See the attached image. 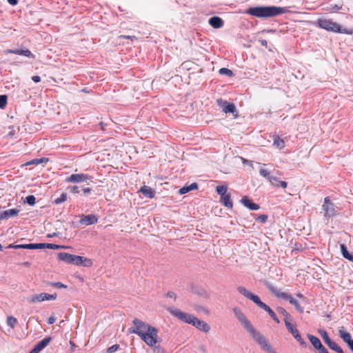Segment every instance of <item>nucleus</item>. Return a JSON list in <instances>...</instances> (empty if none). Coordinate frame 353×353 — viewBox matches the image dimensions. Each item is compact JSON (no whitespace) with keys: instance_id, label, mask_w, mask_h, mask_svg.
<instances>
[{"instance_id":"obj_35","label":"nucleus","mask_w":353,"mask_h":353,"mask_svg":"<svg viewBox=\"0 0 353 353\" xmlns=\"http://www.w3.org/2000/svg\"><path fill=\"white\" fill-rule=\"evenodd\" d=\"M219 73L221 75H225L227 77H232L233 76V72L228 69V68H221L219 69Z\"/></svg>"},{"instance_id":"obj_9","label":"nucleus","mask_w":353,"mask_h":353,"mask_svg":"<svg viewBox=\"0 0 353 353\" xmlns=\"http://www.w3.org/2000/svg\"><path fill=\"white\" fill-rule=\"evenodd\" d=\"M322 210L324 212V216L326 218H331L336 214V210L334 204L331 201L329 196L324 199V202L322 205Z\"/></svg>"},{"instance_id":"obj_7","label":"nucleus","mask_w":353,"mask_h":353,"mask_svg":"<svg viewBox=\"0 0 353 353\" xmlns=\"http://www.w3.org/2000/svg\"><path fill=\"white\" fill-rule=\"evenodd\" d=\"M237 291L248 299L252 301L258 307L264 310L265 312H268L270 310L271 308L270 306L261 301L259 296L248 291L245 287L239 286Z\"/></svg>"},{"instance_id":"obj_10","label":"nucleus","mask_w":353,"mask_h":353,"mask_svg":"<svg viewBox=\"0 0 353 353\" xmlns=\"http://www.w3.org/2000/svg\"><path fill=\"white\" fill-rule=\"evenodd\" d=\"M288 331L294 337V339L299 343L300 345L302 347H306L307 343L301 337V334L299 330L296 329V325L290 323H286L285 325Z\"/></svg>"},{"instance_id":"obj_38","label":"nucleus","mask_w":353,"mask_h":353,"mask_svg":"<svg viewBox=\"0 0 353 353\" xmlns=\"http://www.w3.org/2000/svg\"><path fill=\"white\" fill-rule=\"evenodd\" d=\"M8 103V96L6 94L0 95V108L4 109Z\"/></svg>"},{"instance_id":"obj_17","label":"nucleus","mask_w":353,"mask_h":353,"mask_svg":"<svg viewBox=\"0 0 353 353\" xmlns=\"http://www.w3.org/2000/svg\"><path fill=\"white\" fill-rule=\"evenodd\" d=\"M240 202L250 210H258L260 208V206L254 203L249 197L245 196H243Z\"/></svg>"},{"instance_id":"obj_12","label":"nucleus","mask_w":353,"mask_h":353,"mask_svg":"<svg viewBox=\"0 0 353 353\" xmlns=\"http://www.w3.org/2000/svg\"><path fill=\"white\" fill-rule=\"evenodd\" d=\"M91 178V176L87 174H72L65 179V182L74 183H81L86 181L87 180L90 179Z\"/></svg>"},{"instance_id":"obj_57","label":"nucleus","mask_w":353,"mask_h":353,"mask_svg":"<svg viewBox=\"0 0 353 353\" xmlns=\"http://www.w3.org/2000/svg\"><path fill=\"white\" fill-rule=\"evenodd\" d=\"M6 248H8V249H10V248H14V249H15V244H14V243L9 244V245L6 247Z\"/></svg>"},{"instance_id":"obj_14","label":"nucleus","mask_w":353,"mask_h":353,"mask_svg":"<svg viewBox=\"0 0 353 353\" xmlns=\"http://www.w3.org/2000/svg\"><path fill=\"white\" fill-rule=\"evenodd\" d=\"M6 54H14L24 56L31 59H35V55L31 52V51L27 48L25 49H8L5 51Z\"/></svg>"},{"instance_id":"obj_61","label":"nucleus","mask_w":353,"mask_h":353,"mask_svg":"<svg viewBox=\"0 0 353 353\" xmlns=\"http://www.w3.org/2000/svg\"><path fill=\"white\" fill-rule=\"evenodd\" d=\"M26 165H33V163H32V160L30 161H28L27 163H25Z\"/></svg>"},{"instance_id":"obj_42","label":"nucleus","mask_w":353,"mask_h":353,"mask_svg":"<svg viewBox=\"0 0 353 353\" xmlns=\"http://www.w3.org/2000/svg\"><path fill=\"white\" fill-rule=\"evenodd\" d=\"M50 285L52 287L57 288H67L68 286L61 282H51L50 283Z\"/></svg>"},{"instance_id":"obj_51","label":"nucleus","mask_w":353,"mask_h":353,"mask_svg":"<svg viewBox=\"0 0 353 353\" xmlns=\"http://www.w3.org/2000/svg\"><path fill=\"white\" fill-rule=\"evenodd\" d=\"M56 319H56V317H55L54 316H53V315H52V316H50L48 318V323L49 324H53V323H55Z\"/></svg>"},{"instance_id":"obj_53","label":"nucleus","mask_w":353,"mask_h":353,"mask_svg":"<svg viewBox=\"0 0 353 353\" xmlns=\"http://www.w3.org/2000/svg\"><path fill=\"white\" fill-rule=\"evenodd\" d=\"M32 80L34 82V83H39L41 81V77L38 75H35V76H32Z\"/></svg>"},{"instance_id":"obj_59","label":"nucleus","mask_w":353,"mask_h":353,"mask_svg":"<svg viewBox=\"0 0 353 353\" xmlns=\"http://www.w3.org/2000/svg\"><path fill=\"white\" fill-rule=\"evenodd\" d=\"M57 236V234L56 232H54V233H52V234H48V236H48V237H49V238H50V237H53V236Z\"/></svg>"},{"instance_id":"obj_45","label":"nucleus","mask_w":353,"mask_h":353,"mask_svg":"<svg viewBox=\"0 0 353 353\" xmlns=\"http://www.w3.org/2000/svg\"><path fill=\"white\" fill-rule=\"evenodd\" d=\"M268 215L266 214H261L259 216L255 218V220L259 221V222L264 223L268 220Z\"/></svg>"},{"instance_id":"obj_37","label":"nucleus","mask_w":353,"mask_h":353,"mask_svg":"<svg viewBox=\"0 0 353 353\" xmlns=\"http://www.w3.org/2000/svg\"><path fill=\"white\" fill-rule=\"evenodd\" d=\"M24 202L31 206H33L36 203V198L34 195H28L26 197Z\"/></svg>"},{"instance_id":"obj_56","label":"nucleus","mask_w":353,"mask_h":353,"mask_svg":"<svg viewBox=\"0 0 353 353\" xmlns=\"http://www.w3.org/2000/svg\"><path fill=\"white\" fill-rule=\"evenodd\" d=\"M7 1L12 6H15L18 3V0H7Z\"/></svg>"},{"instance_id":"obj_28","label":"nucleus","mask_w":353,"mask_h":353,"mask_svg":"<svg viewBox=\"0 0 353 353\" xmlns=\"http://www.w3.org/2000/svg\"><path fill=\"white\" fill-rule=\"evenodd\" d=\"M259 173L262 176L266 178L271 183H272L273 181L277 180V177L270 176V172L266 169L261 168L259 170Z\"/></svg>"},{"instance_id":"obj_2","label":"nucleus","mask_w":353,"mask_h":353,"mask_svg":"<svg viewBox=\"0 0 353 353\" xmlns=\"http://www.w3.org/2000/svg\"><path fill=\"white\" fill-rule=\"evenodd\" d=\"M132 323L134 325L128 329L129 333L137 334L150 347L157 344L158 330L156 327L138 319H134Z\"/></svg>"},{"instance_id":"obj_63","label":"nucleus","mask_w":353,"mask_h":353,"mask_svg":"<svg viewBox=\"0 0 353 353\" xmlns=\"http://www.w3.org/2000/svg\"><path fill=\"white\" fill-rule=\"evenodd\" d=\"M349 348H350V349L351 350V351L353 352V345L350 346Z\"/></svg>"},{"instance_id":"obj_47","label":"nucleus","mask_w":353,"mask_h":353,"mask_svg":"<svg viewBox=\"0 0 353 353\" xmlns=\"http://www.w3.org/2000/svg\"><path fill=\"white\" fill-rule=\"evenodd\" d=\"M152 347L156 353H165L164 349L161 347L160 345H156L155 344L154 346H153Z\"/></svg>"},{"instance_id":"obj_30","label":"nucleus","mask_w":353,"mask_h":353,"mask_svg":"<svg viewBox=\"0 0 353 353\" xmlns=\"http://www.w3.org/2000/svg\"><path fill=\"white\" fill-rule=\"evenodd\" d=\"M44 245H45L44 243H28V244H26V249H28V250L43 249Z\"/></svg>"},{"instance_id":"obj_26","label":"nucleus","mask_w":353,"mask_h":353,"mask_svg":"<svg viewBox=\"0 0 353 353\" xmlns=\"http://www.w3.org/2000/svg\"><path fill=\"white\" fill-rule=\"evenodd\" d=\"M198 189V184L196 183H192L190 185H185L183 187H182L179 190V192L180 194H185L192 190H197Z\"/></svg>"},{"instance_id":"obj_64","label":"nucleus","mask_w":353,"mask_h":353,"mask_svg":"<svg viewBox=\"0 0 353 353\" xmlns=\"http://www.w3.org/2000/svg\"><path fill=\"white\" fill-rule=\"evenodd\" d=\"M201 350L203 352V353H206V351H205V350L204 348H202Z\"/></svg>"},{"instance_id":"obj_4","label":"nucleus","mask_w":353,"mask_h":353,"mask_svg":"<svg viewBox=\"0 0 353 353\" xmlns=\"http://www.w3.org/2000/svg\"><path fill=\"white\" fill-rule=\"evenodd\" d=\"M316 24L318 27L329 32L346 34H352L353 33L352 29L343 28L339 23L334 22L330 19L319 18L317 19Z\"/></svg>"},{"instance_id":"obj_52","label":"nucleus","mask_w":353,"mask_h":353,"mask_svg":"<svg viewBox=\"0 0 353 353\" xmlns=\"http://www.w3.org/2000/svg\"><path fill=\"white\" fill-rule=\"evenodd\" d=\"M92 190L90 188H85L82 190L83 195H88L91 192Z\"/></svg>"},{"instance_id":"obj_31","label":"nucleus","mask_w":353,"mask_h":353,"mask_svg":"<svg viewBox=\"0 0 353 353\" xmlns=\"http://www.w3.org/2000/svg\"><path fill=\"white\" fill-rule=\"evenodd\" d=\"M273 145H276L278 148L282 149L285 147V142L279 137L276 136L274 138Z\"/></svg>"},{"instance_id":"obj_3","label":"nucleus","mask_w":353,"mask_h":353,"mask_svg":"<svg viewBox=\"0 0 353 353\" xmlns=\"http://www.w3.org/2000/svg\"><path fill=\"white\" fill-rule=\"evenodd\" d=\"M288 12V9L285 7L268 6L250 7L245 13L258 18H270L281 15Z\"/></svg>"},{"instance_id":"obj_16","label":"nucleus","mask_w":353,"mask_h":353,"mask_svg":"<svg viewBox=\"0 0 353 353\" xmlns=\"http://www.w3.org/2000/svg\"><path fill=\"white\" fill-rule=\"evenodd\" d=\"M80 217L79 223L81 225H91L98 222V217L94 214H81Z\"/></svg>"},{"instance_id":"obj_55","label":"nucleus","mask_w":353,"mask_h":353,"mask_svg":"<svg viewBox=\"0 0 353 353\" xmlns=\"http://www.w3.org/2000/svg\"><path fill=\"white\" fill-rule=\"evenodd\" d=\"M15 249H26V244H15Z\"/></svg>"},{"instance_id":"obj_39","label":"nucleus","mask_w":353,"mask_h":353,"mask_svg":"<svg viewBox=\"0 0 353 353\" xmlns=\"http://www.w3.org/2000/svg\"><path fill=\"white\" fill-rule=\"evenodd\" d=\"M44 248H48L51 250H59L64 248V246L63 245H59L54 243H44Z\"/></svg>"},{"instance_id":"obj_58","label":"nucleus","mask_w":353,"mask_h":353,"mask_svg":"<svg viewBox=\"0 0 353 353\" xmlns=\"http://www.w3.org/2000/svg\"><path fill=\"white\" fill-rule=\"evenodd\" d=\"M81 92H83L85 93H89L90 92L89 90L87 88H84L83 89H81Z\"/></svg>"},{"instance_id":"obj_49","label":"nucleus","mask_w":353,"mask_h":353,"mask_svg":"<svg viewBox=\"0 0 353 353\" xmlns=\"http://www.w3.org/2000/svg\"><path fill=\"white\" fill-rule=\"evenodd\" d=\"M166 296H167V297H169V298H173L174 300L176 299V294L172 291H169L166 294Z\"/></svg>"},{"instance_id":"obj_40","label":"nucleus","mask_w":353,"mask_h":353,"mask_svg":"<svg viewBox=\"0 0 353 353\" xmlns=\"http://www.w3.org/2000/svg\"><path fill=\"white\" fill-rule=\"evenodd\" d=\"M67 199V194L65 193V192H63L61 194V195L54 199V203L56 204H60L63 202H64L65 201H66Z\"/></svg>"},{"instance_id":"obj_60","label":"nucleus","mask_w":353,"mask_h":353,"mask_svg":"<svg viewBox=\"0 0 353 353\" xmlns=\"http://www.w3.org/2000/svg\"><path fill=\"white\" fill-rule=\"evenodd\" d=\"M296 296L299 297V298H304V296L303 294H301V293H298L296 294Z\"/></svg>"},{"instance_id":"obj_25","label":"nucleus","mask_w":353,"mask_h":353,"mask_svg":"<svg viewBox=\"0 0 353 353\" xmlns=\"http://www.w3.org/2000/svg\"><path fill=\"white\" fill-rule=\"evenodd\" d=\"M140 192L145 197L149 199L154 198L155 195L154 191L150 187L146 185L142 186L140 189Z\"/></svg>"},{"instance_id":"obj_22","label":"nucleus","mask_w":353,"mask_h":353,"mask_svg":"<svg viewBox=\"0 0 353 353\" xmlns=\"http://www.w3.org/2000/svg\"><path fill=\"white\" fill-rule=\"evenodd\" d=\"M28 301L32 303L47 301V293L42 292L38 294H34L28 297Z\"/></svg>"},{"instance_id":"obj_46","label":"nucleus","mask_w":353,"mask_h":353,"mask_svg":"<svg viewBox=\"0 0 353 353\" xmlns=\"http://www.w3.org/2000/svg\"><path fill=\"white\" fill-rule=\"evenodd\" d=\"M68 189L69 190L70 192L73 194L79 193L80 192L79 188L77 185L68 187Z\"/></svg>"},{"instance_id":"obj_32","label":"nucleus","mask_w":353,"mask_h":353,"mask_svg":"<svg viewBox=\"0 0 353 353\" xmlns=\"http://www.w3.org/2000/svg\"><path fill=\"white\" fill-rule=\"evenodd\" d=\"M7 325L10 327L11 328H14L17 325V324L18 323V321L17 319L12 316H10L7 318Z\"/></svg>"},{"instance_id":"obj_27","label":"nucleus","mask_w":353,"mask_h":353,"mask_svg":"<svg viewBox=\"0 0 353 353\" xmlns=\"http://www.w3.org/2000/svg\"><path fill=\"white\" fill-rule=\"evenodd\" d=\"M220 201L225 207L231 209L233 207V203L231 199V196L230 194L221 196L220 199Z\"/></svg>"},{"instance_id":"obj_1","label":"nucleus","mask_w":353,"mask_h":353,"mask_svg":"<svg viewBox=\"0 0 353 353\" xmlns=\"http://www.w3.org/2000/svg\"><path fill=\"white\" fill-rule=\"evenodd\" d=\"M233 312L236 318L242 324L244 329L250 333L253 339L261 346V348L268 353H276L272 348L268 341L257 330H256L251 322L246 318L241 310L235 307L233 308Z\"/></svg>"},{"instance_id":"obj_11","label":"nucleus","mask_w":353,"mask_h":353,"mask_svg":"<svg viewBox=\"0 0 353 353\" xmlns=\"http://www.w3.org/2000/svg\"><path fill=\"white\" fill-rule=\"evenodd\" d=\"M217 105L222 108L225 113L234 114L236 111L235 105L233 103H228L227 101L221 98L216 99Z\"/></svg>"},{"instance_id":"obj_13","label":"nucleus","mask_w":353,"mask_h":353,"mask_svg":"<svg viewBox=\"0 0 353 353\" xmlns=\"http://www.w3.org/2000/svg\"><path fill=\"white\" fill-rule=\"evenodd\" d=\"M307 338L313 347L319 351V353H329L327 350L323 345L320 339L312 334H307Z\"/></svg>"},{"instance_id":"obj_21","label":"nucleus","mask_w":353,"mask_h":353,"mask_svg":"<svg viewBox=\"0 0 353 353\" xmlns=\"http://www.w3.org/2000/svg\"><path fill=\"white\" fill-rule=\"evenodd\" d=\"M19 210L16 208L9 209L3 212H0V219H8L12 216H17Z\"/></svg>"},{"instance_id":"obj_44","label":"nucleus","mask_w":353,"mask_h":353,"mask_svg":"<svg viewBox=\"0 0 353 353\" xmlns=\"http://www.w3.org/2000/svg\"><path fill=\"white\" fill-rule=\"evenodd\" d=\"M268 313L271 316V318L274 321V322H276V323H280L279 318L277 317L275 312L272 309H270V310Z\"/></svg>"},{"instance_id":"obj_6","label":"nucleus","mask_w":353,"mask_h":353,"mask_svg":"<svg viewBox=\"0 0 353 353\" xmlns=\"http://www.w3.org/2000/svg\"><path fill=\"white\" fill-rule=\"evenodd\" d=\"M265 285L277 298H281L285 301H288L290 304L293 305L295 307L296 310L299 312L303 313L304 312L303 307L300 305L299 303L295 299H294V297L291 294L286 292H281L280 290L274 287L268 281L265 282Z\"/></svg>"},{"instance_id":"obj_48","label":"nucleus","mask_w":353,"mask_h":353,"mask_svg":"<svg viewBox=\"0 0 353 353\" xmlns=\"http://www.w3.org/2000/svg\"><path fill=\"white\" fill-rule=\"evenodd\" d=\"M57 293H54V294H50L47 293V301H48V300H54V299H57Z\"/></svg>"},{"instance_id":"obj_41","label":"nucleus","mask_w":353,"mask_h":353,"mask_svg":"<svg viewBox=\"0 0 353 353\" xmlns=\"http://www.w3.org/2000/svg\"><path fill=\"white\" fill-rule=\"evenodd\" d=\"M49 161L48 158L46 157H42L40 159H34L32 160V163H33V165H39L43 163H47Z\"/></svg>"},{"instance_id":"obj_54","label":"nucleus","mask_w":353,"mask_h":353,"mask_svg":"<svg viewBox=\"0 0 353 353\" xmlns=\"http://www.w3.org/2000/svg\"><path fill=\"white\" fill-rule=\"evenodd\" d=\"M259 41L261 44V46H263L265 48H268V41L265 39H259Z\"/></svg>"},{"instance_id":"obj_43","label":"nucleus","mask_w":353,"mask_h":353,"mask_svg":"<svg viewBox=\"0 0 353 353\" xmlns=\"http://www.w3.org/2000/svg\"><path fill=\"white\" fill-rule=\"evenodd\" d=\"M119 345L114 344L107 349V353H114L119 349Z\"/></svg>"},{"instance_id":"obj_50","label":"nucleus","mask_w":353,"mask_h":353,"mask_svg":"<svg viewBox=\"0 0 353 353\" xmlns=\"http://www.w3.org/2000/svg\"><path fill=\"white\" fill-rule=\"evenodd\" d=\"M331 7L332 8H330V10L337 11V10H343L342 6H338L336 4H335L334 6L331 5Z\"/></svg>"},{"instance_id":"obj_29","label":"nucleus","mask_w":353,"mask_h":353,"mask_svg":"<svg viewBox=\"0 0 353 353\" xmlns=\"http://www.w3.org/2000/svg\"><path fill=\"white\" fill-rule=\"evenodd\" d=\"M331 350L337 353H344L343 349L332 339L326 344Z\"/></svg>"},{"instance_id":"obj_18","label":"nucleus","mask_w":353,"mask_h":353,"mask_svg":"<svg viewBox=\"0 0 353 353\" xmlns=\"http://www.w3.org/2000/svg\"><path fill=\"white\" fill-rule=\"evenodd\" d=\"M339 334L343 341L347 344L349 347L352 345L351 335L345 330L344 327H340L339 328Z\"/></svg>"},{"instance_id":"obj_5","label":"nucleus","mask_w":353,"mask_h":353,"mask_svg":"<svg viewBox=\"0 0 353 353\" xmlns=\"http://www.w3.org/2000/svg\"><path fill=\"white\" fill-rule=\"evenodd\" d=\"M58 259L67 264H73L76 265H83L85 267H90L92 264V260L90 259L66 252L59 253Z\"/></svg>"},{"instance_id":"obj_33","label":"nucleus","mask_w":353,"mask_h":353,"mask_svg":"<svg viewBox=\"0 0 353 353\" xmlns=\"http://www.w3.org/2000/svg\"><path fill=\"white\" fill-rule=\"evenodd\" d=\"M271 184L276 188L282 187L283 188H286L288 186V183L286 181H281L279 178H277V180L273 181Z\"/></svg>"},{"instance_id":"obj_24","label":"nucleus","mask_w":353,"mask_h":353,"mask_svg":"<svg viewBox=\"0 0 353 353\" xmlns=\"http://www.w3.org/2000/svg\"><path fill=\"white\" fill-rule=\"evenodd\" d=\"M342 256L347 260L353 263V252H350L345 244L340 245Z\"/></svg>"},{"instance_id":"obj_34","label":"nucleus","mask_w":353,"mask_h":353,"mask_svg":"<svg viewBox=\"0 0 353 353\" xmlns=\"http://www.w3.org/2000/svg\"><path fill=\"white\" fill-rule=\"evenodd\" d=\"M228 188L226 185H218L216 188V191L219 195L221 196H223L226 194H228L227 192Z\"/></svg>"},{"instance_id":"obj_36","label":"nucleus","mask_w":353,"mask_h":353,"mask_svg":"<svg viewBox=\"0 0 353 353\" xmlns=\"http://www.w3.org/2000/svg\"><path fill=\"white\" fill-rule=\"evenodd\" d=\"M319 333L320 334V335L321 336L323 341L325 342V344H327L328 343V341H330L331 340V339L330 338L327 331L324 330H319Z\"/></svg>"},{"instance_id":"obj_8","label":"nucleus","mask_w":353,"mask_h":353,"mask_svg":"<svg viewBox=\"0 0 353 353\" xmlns=\"http://www.w3.org/2000/svg\"><path fill=\"white\" fill-rule=\"evenodd\" d=\"M169 312L180 321L190 325H193L194 319H196L194 315L181 312L179 309H170Z\"/></svg>"},{"instance_id":"obj_15","label":"nucleus","mask_w":353,"mask_h":353,"mask_svg":"<svg viewBox=\"0 0 353 353\" xmlns=\"http://www.w3.org/2000/svg\"><path fill=\"white\" fill-rule=\"evenodd\" d=\"M52 340L50 336H46L43 340L39 341L29 353H39L43 350Z\"/></svg>"},{"instance_id":"obj_23","label":"nucleus","mask_w":353,"mask_h":353,"mask_svg":"<svg viewBox=\"0 0 353 353\" xmlns=\"http://www.w3.org/2000/svg\"><path fill=\"white\" fill-rule=\"evenodd\" d=\"M276 311L278 313L282 314L284 316L285 325H286V323H290L293 321L292 316L288 312L286 311L285 308L279 306L276 307Z\"/></svg>"},{"instance_id":"obj_62","label":"nucleus","mask_w":353,"mask_h":353,"mask_svg":"<svg viewBox=\"0 0 353 353\" xmlns=\"http://www.w3.org/2000/svg\"><path fill=\"white\" fill-rule=\"evenodd\" d=\"M123 37L125 38V39H130L131 38L130 36H123Z\"/></svg>"},{"instance_id":"obj_19","label":"nucleus","mask_w":353,"mask_h":353,"mask_svg":"<svg viewBox=\"0 0 353 353\" xmlns=\"http://www.w3.org/2000/svg\"><path fill=\"white\" fill-rule=\"evenodd\" d=\"M199 330H201L205 333H208L210 330V326L203 321H201L196 317L194 323L192 325Z\"/></svg>"},{"instance_id":"obj_20","label":"nucleus","mask_w":353,"mask_h":353,"mask_svg":"<svg viewBox=\"0 0 353 353\" xmlns=\"http://www.w3.org/2000/svg\"><path fill=\"white\" fill-rule=\"evenodd\" d=\"M209 24L214 28H220L223 26V20L217 16L212 17L208 20Z\"/></svg>"}]
</instances>
